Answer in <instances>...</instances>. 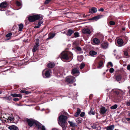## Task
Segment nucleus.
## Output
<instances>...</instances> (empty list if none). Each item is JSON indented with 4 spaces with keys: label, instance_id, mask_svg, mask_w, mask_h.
Instances as JSON below:
<instances>
[{
    "label": "nucleus",
    "instance_id": "f257e3e1",
    "mask_svg": "<svg viewBox=\"0 0 130 130\" xmlns=\"http://www.w3.org/2000/svg\"><path fill=\"white\" fill-rule=\"evenodd\" d=\"M122 92L120 90H115L112 92L111 97L113 101L115 103L119 102L121 101Z\"/></svg>",
    "mask_w": 130,
    "mask_h": 130
},
{
    "label": "nucleus",
    "instance_id": "f03ea898",
    "mask_svg": "<svg viewBox=\"0 0 130 130\" xmlns=\"http://www.w3.org/2000/svg\"><path fill=\"white\" fill-rule=\"evenodd\" d=\"M62 60L63 61L65 60H71L72 59L73 54L71 52H63L60 55Z\"/></svg>",
    "mask_w": 130,
    "mask_h": 130
},
{
    "label": "nucleus",
    "instance_id": "7ed1b4c3",
    "mask_svg": "<svg viewBox=\"0 0 130 130\" xmlns=\"http://www.w3.org/2000/svg\"><path fill=\"white\" fill-rule=\"evenodd\" d=\"M58 118L60 122V123L58 120L59 124L62 127L63 130L66 129L67 127L66 120L68 118L67 117L62 115L59 116Z\"/></svg>",
    "mask_w": 130,
    "mask_h": 130
},
{
    "label": "nucleus",
    "instance_id": "20e7f679",
    "mask_svg": "<svg viewBox=\"0 0 130 130\" xmlns=\"http://www.w3.org/2000/svg\"><path fill=\"white\" fill-rule=\"evenodd\" d=\"M42 73L43 77L45 78H49L51 76L52 72L51 70L46 69L43 71Z\"/></svg>",
    "mask_w": 130,
    "mask_h": 130
},
{
    "label": "nucleus",
    "instance_id": "39448f33",
    "mask_svg": "<svg viewBox=\"0 0 130 130\" xmlns=\"http://www.w3.org/2000/svg\"><path fill=\"white\" fill-rule=\"evenodd\" d=\"M26 121L27 122L28 125L30 127H31L33 125H35L36 121L31 119H26Z\"/></svg>",
    "mask_w": 130,
    "mask_h": 130
},
{
    "label": "nucleus",
    "instance_id": "423d86ee",
    "mask_svg": "<svg viewBox=\"0 0 130 130\" xmlns=\"http://www.w3.org/2000/svg\"><path fill=\"white\" fill-rule=\"evenodd\" d=\"M79 71L76 67L72 68V69L71 73L74 76H78L79 75Z\"/></svg>",
    "mask_w": 130,
    "mask_h": 130
},
{
    "label": "nucleus",
    "instance_id": "0eeeda50",
    "mask_svg": "<svg viewBox=\"0 0 130 130\" xmlns=\"http://www.w3.org/2000/svg\"><path fill=\"white\" fill-rule=\"evenodd\" d=\"M75 81V78L73 76L69 77L67 78L66 80V81L70 84L72 83Z\"/></svg>",
    "mask_w": 130,
    "mask_h": 130
},
{
    "label": "nucleus",
    "instance_id": "6e6552de",
    "mask_svg": "<svg viewBox=\"0 0 130 130\" xmlns=\"http://www.w3.org/2000/svg\"><path fill=\"white\" fill-rule=\"evenodd\" d=\"M82 33L84 34L90 35L91 33L90 29L88 28H84L82 30Z\"/></svg>",
    "mask_w": 130,
    "mask_h": 130
},
{
    "label": "nucleus",
    "instance_id": "1a4fd4ad",
    "mask_svg": "<svg viewBox=\"0 0 130 130\" xmlns=\"http://www.w3.org/2000/svg\"><path fill=\"white\" fill-rule=\"evenodd\" d=\"M35 21L37 20H42L43 18L42 15L39 14L34 15Z\"/></svg>",
    "mask_w": 130,
    "mask_h": 130
},
{
    "label": "nucleus",
    "instance_id": "9d476101",
    "mask_svg": "<svg viewBox=\"0 0 130 130\" xmlns=\"http://www.w3.org/2000/svg\"><path fill=\"white\" fill-rule=\"evenodd\" d=\"M123 43L124 42L122 39L120 38L117 40V44L116 45L119 46H123Z\"/></svg>",
    "mask_w": 130,
    "mask_h": 130
},
{
    "label": "nucleus",
    "instance_id": "9b49d317",
    "mask_svg": "<svg viewBox=\"0 0 130 130\" xmlns=\"http://www.w3.org/2000/svg\"><path fill=\"white\" fill-rule=\"evenodd\" d=\"M6 120H4L5 121L6 123H10L11 122H13L14 121V119L13 117H9L8 118H6Z\"/></svg>",
    "mask_w": 130,
    "mask_h": 130
},
{
    "label": "nucleus",
    "instance_id": "f8f14e48",
    "mask_svg": "<svg viewBox=\"0 0 130 130\" xmlns=\"http://www.w3.org/2000/svg\"><path fill=\"white\" fill-rule=\"evenodd\" d=\"M108 43L106 42H103L101 44V47L104 49L107 48L108 46Z\"/></svg>",
    "mask_w": 130,
    "mask_h": 130
},
{
    "label": "nucleus",
    "instance_id": "ddd939ff",
    "mask_svg": "<svg viewBox=\"0 0 130 130\" xmlns=\"http://www.w3.org/2000/svg\"><path fill=\"white\" fill-rule=\"evenodd\" d=\"M97 11V9L94 7H92L89 9V12L91 13H95Z\"/></svg>",
    "mask_w": 130,
    "mask_h": 130
},
{
    "label": "nucleus",
    "instance_id": "4468645a",
    "mask_svg": "<svg viewBox=\"0 0 130 130\" xmlns=\"http://www.w3.org/2000/svg\"><path fill=\"white\" fill-rule=\"evenodd\" d=\"M7 6V2L6 1L3 2L0 4V7L1 8H6Z\"/></svg>",
    "mask_w": 130,
    "mask_h": 130
},
{
    "label": "nucleus",
    "instance_id": "2eb2a0df",
    "mask_svg": "<svg viewBox=\"0 0 130 130\" xmlns=\"http://www.w3.org/2000/svg\"><path fill=\"white\" fill-rule=\"evenodd\" d=\"M103 16V15H99L97 16H95L94 17L90 19V20H95L96 21L98 20L99 19H100Z\"/></svg>",
    "mask_w": 130,
    "mask_h": 130
},
{
    "label": "nucleus",
    "instance_id": "dca6fc26",
    "mask_svg": "<svg viewBox=\"0 0 130 130\" xmlns=\"http://www.w3.org/2000/svg\"><path fill=\"white\" fill-rule=\"evenodd\" d=\"M28 20L30 22H34L35 21L34 15H30L28 18Z\"/></svg>",
    "mask_w": 130,
    "mask_h": 130
},
{
    "label": "nucleus",
    "instance_id": "f3484780",
    "mask_svg": "<svg viewBox=\"0 0 130 130\" xmlns=\"http://www.w3.org/2000/svg\"><path fill=\"white\" fill-rule=\"evenodd\" d=\"M100 113L101 115H104L106 113L107 110L104 107H102L100 109Z\"/></svg>",
    "mask_w": 130,
    "mask_h": 130
},
{
    "label": "nucleus",
    "instance_id": "a211bd4d",
    "mask_svg": "<svg viewBox=\"0 0 130 130\" xmlns=\"http://www.w3.org/2000/svg\"><path fill=\"white\" fill-rule=\"evenodd\" d=\"M8 128L10 130H19L18 127L14 125L9 126Z\"/></svg>",
    "mask_w": 130,
    "mask_h": 130
},
{
    "label": "nucleus",
    "instance_id": "6ab92c4d",
    "mask_svg": "<svg viewBox=\"0 0 130 130\" xmlns=\"http://www.w3.org/2000/svg\"><path fill=\"white\" fill-rule=\"evenodd\" d=\"M55 66L54 63L52 62L48 63L47 65V66L48 68H53Z\"/></svg>",
    "mask_w": 130,
    "mask_h": 130
},
{
    "label": "nucleus",
    "instance_id": "aec40b11",
    "mask_svg": "<svg viewBox=\"0 0 130 130\" xmlns=\"http://www.w3.org/2000/svg\"><path fill=\"white\" fill-rule=\"evenodd\" d=\"M74 30H72L71 29H69L68 30L67 33L66 34V35L67 36H70L72 34L74 33Z\"/></svg>",
    "mask_w": 130,
    "mask_h": 130
},
{
    "label": "nucleus",
    "instance_id": "412c9836",
    "mask_svg": "<svg viewBox=\"0 0 130 130\" xmlns=\"http://www.w3.org/2000/svg\"><path fill=\"white\" fill-rule=\"evenodd\" d=\"M115 127L114 125H111L105 127V128L107 130H113Z\"/></svg>",
    "mask_w": 130,
    "mask_h": 130
},
{
    "label": "nucleus",
    "instance_id": "4be33fe9",
    "mask_svg": "<svg viewBox=\"0 0 130 130\" xmlns=\"http://www.w3.org/2000/svg\"><path fill=\"white\" fill-rule=\"evenodd\" d=\"M122 78L121 74H119L115 76L116 79L117 81L120 80Z\"/></svg>",
    "mask_w": 130,
    "mask_h": 130
},
{
    "label": "nucleus",
    "instance_id": "5701e85b",
    "mask_svg": "<svg viewBox=\"0 0 130 130\" xmlns=\"http://www.w3.org/2000/svg\"><path fill=\"white\" fill-rule=\"evenodd\" d=\"M100 42L99 40L96 38H94L93 40V42L96 44H99L100 43Z\"/></svg>",
    "mask_w": 130,
    "mask_h": 130
},
{
    "label": "nucleus",
    "instance_id": "b1692460",
    "mask_svg": "<svg viewBox=\"0 0 130 130\" xmlns=\"http://www.w3.org/2000/svg\"><path fill=\"white\" fill-rule=\"evenodd\" d=\"M94 108L91 107L90 110L88 112V114L90 115H94L95 113V112L94 110Z\"/></svg>",
    "mask_w": 130,
    "mask_h": 130
},
{
    "label": "nucleus",
    "instance_id": "393cba45",
    "mask_svg": "<svg viewBox=\"0 0 130 130\" xmlns=\"http://www.w3.org/2000/svg\"><path fill=\"white\" fill-rule=\"evenodd\" d=\"M83 121L82 119L80 117L77 118L76 119V122L77 124L78 125V124L81 123Z\"/></svg>",
    "mask_w": 130,
    "mask_h": 130
},
{
    "label": "nucleus",
    "instance_id": "a878e982",
    "mask_svg": "<svg viewBox=\"0 0 130 130\" xmlns=\"http://www.w3.org/2000/svg\"><path fill=\"white\" fill-rule=\"evenodd\" d=\"M11 95L13 97H21L22 95L20 94H18L17 93H11Z\"/></svg>",
    "mask_w": 130,
    "mask_h": 130
},
{
    "label": "nucleus",
    "instance_id": "bb28decb",
    "mask_svg": "<svg viewBox=\"0 0 130 130\" xmlns=\"http://www.w3.org/2000/svg\"><path fill=\"white\" fill-rule=\"evenodd\" d=\"M35 125H36V127L38 129H41V126H42V124L36 122Z\"/></svg>",
    "mask_w": 130,
    "mask_h": 130
},
{
    "label": "nucleus",
    "instance_id": "cd10ccee",
    "mask_svg": "<svg viewBox=\"0 0 130 130\" xmlns=\"http://www.w3.org/2000/svg\"><path fill=\"white\" fill-rule=\"evenodd\" d=\"M68 123L72 127H77V125H76V123H74L72 121H69Z\"/></svg>",
    "mask_w": 130,
    "mask_h": 130
},
{
    "label": "nucleus",
    "instance_id": "c85d7f7f",
    "mask_svg": "<svg viewBox=\"0 0 130 130\" xmlns=\"http://www.w3.org/2000/svg\"><path fill=\"white\" fill-rule=\"evenodd\" d=\"M55 35L56 34L55 33H52L51 34V35L48 37L46 39V40L47 41L49 39H52L55 36Z\"/></svg>",
    "mask_w": 130,
    "mask_h": 130
},
{
    "label": "nucleus",
    "instance_id": "c756f323",
    "mask_svg": "<svg viewBox=\"0 0 130 130\" xmlns=\"http://www.w3.org/2000/svg\"><path fill=\"white\" fill-rule=\"evenodd\" d=\"M97 54V52L94 51H91L89 52L90 54L92 56H94Z\"/></svg>",
    "mask_w": 130,
    "mask_h": 130
},
{
    "label": "nucleus",
    "instance_id": "7c9ffc66",
    "mask_svg": "<svg viewBox=\"0 0 130 130\" xmlns=\"http://www.w3.org/2000/svg\"><path fill=\"white\" fill-rule=\"evenodd\" d=\"M12 35V33L10 32L7 34L6 35L5 37L7 38V40H9L11 38L10 37Z\"/></svg>",
    "mask_w": 130,
    "mask_h": 130
},
{
    "label": "nucleus",
    "instance_id": "2f4dec72",
    "mask_svg": "<svg viewBox=\"0 0 130 130\" xmlns=\"http://www.w3.org/2000/svg\"><path fill=\"white\" fill-rule=\"evenodd\" d=\"M103 64V61L102 60H100L98 63V65L97 66L98 68H100L101 67H102Z\"/></svg>",
    "mask_w": 130,
    "mask_h": 130
},
{
    "label": "nucleus",
    "instance_id": "473e14b6",
    "mask_svg": "<svg viewBox=\"0 0 130 130\" xmlns=\"http://www.w3.org/2000/svg\"><path fill=\"white\" fill-rule=\"evenodd\" d=\"M91 127L93 129H96V130L98 129L97 125L94 123L91 125Z\"/></svg>",
    "mask_w": 130,
    "mask_h": 130
},
{
    "label": "nucleus",
    "instance_id": "72a5a7b5",
    "mask_svg": "<svg viewBox=\"0 0 130 130\" xmlns=\"http://www.w3.org/2000/svg\"><path fill=\"white\" fill-rule=\"evenodd\" d=\"M23 27V25L22 24H21L19 25V30L21 31L22 30Z\"/></svg>",
    "mask_w": 130,
    "mask_h": 130
},
{
    "label": "nucleus",
    "instance_id": "f704fd0d",
    "mask_svg": "<svg viewBox=\"0 0 130 130\" xmlns=\"http://www.w3.org/2000/svg\"><path fill=\"white\" fill-rule=\"evenodd\" d=\"M12 98V97L10 96H7L4 97V98L5 99L9 101H10L11 100Z\"/></svg>",
    "mask_w": 130,
    "mask_h": 130
},
{
    "label": "nucleus",
    "instance_id": "c9c22d12",
    "mask_svg": "<svg viewBox=\"0 0 130 130\" xmlns=\"http://www.w3.org/2000/svg\"><path fill=\"white\" fill-rule=\"evenodd\" d=\"M85 66V64L84 63H82L79 66V68L80 69H82L84 68Z\"/></svg>",
    "mask_w": 130,
    "mask_h": 130
},
{
    "label": "nucleus",
    "instance_id": "e433bc0d",
    "mask_svg": "<svg viewBox=\"0 0 130 130\" xmlns=\"http://www.w3.org/2000/svg\"><path fill=\"white\" fill-rule=\"evenodd\" d=\"M118 106L117 104H115L112 106L110 107V108L111 109H116L117 107Z\"/></svg>",
    "mask_w": 130,
    "mask_h": 130
},
{
    "label": "nucleus",
    "instance_id": "4c0bfd02",
    "mask_svg": "<svg viewBox=\"0 0 130 130\" xmlns=\"http://www.w3.org/2000/svg\"><path fill=\"white\" fill-rule=\"evenodd\" d=\"M74 37L75 38L78 37L79 36V33L78 32H75L74 33Z\"/></svg>",
    "mask_w": 130,
    "mask_h": 130
},
{
    "label": "nucleus",
    "instance_id": "58836bf2",
    "mask_svg": "<svg viewBox=\"0 0 130 130\" xmlns=\"http://www.w3.org/2000/svg\"><path fill=\"white\" fill-rule=\"evenodd\" d=\"M109 24L110 25H115V23L113 21H110L109 22Z\"/></svg>",
    "mask_w": 130,
    "mask_h": 130
},
{
    "label": "nucleus",
    "instance_id": "ea45409f",
    "mask_svg": "<svg viewBox=\"0 0 130 130\" xmlns=\"http://www.w3.org/2000/svg\"><path fill=\"white\" fill-rule=\"evenodd\" d=\"M43 22L42 21V20H39L38 21V26H39L40 27L42 23Z\"/></svg>",
    "mask_w": 130,
    "mask_h": 130
},
{
    "label": "nucleus",
    "instance_id": "a19ab883",
    "mask_svg": "<svg viewBox=\"0 0 130 130\" xmlns=\"http://www.w3.org/2000/svg\"><path fill=\"white\" fill-rule=\"evenodd\" d=\"M16 4L17 6H20L21 5V3L18 1H17Z\"/></svg>",
    "mask_w": 130,
    "mask_h": 130
},
{
    "label": "nucleus",
    "instance_id": "79ce46f5",
    "mask_svg": "<svg viewBox=\"0 0 130 130\" xmlns=\"http://www.w3.org/2000/svg\"><path fill=\"white\" fill-rule=\"evenodd\" d=\"M76 49L78 51L80 52L81 51L82 49L79 46H77L76 47Z\"/></svg>",
    "mask_w": 130,
    "mask_h": 130
},
{
    "label": "nucleus",
    "instance_id": "37998d69",
    "mask_svg": "<svg viewBox=\"0 0 130 130\" xmlns=\"http://www.w3.org/2000/svg\"><path fill=\"white\" fill-rule=\"evenodd\" d=\"M114 71V70L113 68H111L109 69V72L110 73H113Z\"/></svg>",
    "mask_w": 130,
    "mask_h": 130
},
{
    "label": "nucleus",
    "instance_id": "c03bdc74",
    "mask_svg": "<svg viewBox=\"0 0 130 130\" xmlns=\"http://www.w3.org/2000/svg\"><path fill=\"white\" fill-rule=\"evenodd\" d=\"M39 39H36V42L35 43V45H38L39 46Z\"/></svg>",
    "mask_w": 130,
    "mask_h": 130
},
{
    "label": "nucleus",
    "instance_id": "a18cd8bd",
    "mask_svg": "<svg viewBox=\"0 0 130 130\" xmlns=\"http://www.w3.org/2000/svg\"><path fill=\"white\" fill-rule=\"evenodd\" d=\"M126 105L130 107V100L127 101L126 103Z\"/></svg>",
    "mask_w": 130,
    "mask_h": 130
},
{
    "label": "nucleus",
    "instance_id": "49530a36",
    "mask_svg": "<svg viewBox=\"0 0 130 130\" xmlns=\"http://www.w3.org/2000/svg\"><path fill=\"white\" fill-rule=\"evenodd\" d=\"M85 115V113L84 112H82L81 113L80 115V116L81 117H83Z\"/></svg>",
    "mask_w": 130,
    "mask_h": 130
},
{
    "label": "nucleus",
    "instance_id": "de8ad7c7",
    "mask_svg": "<svg viewBox=\"0 0 130 130\" xmlns=\"http://www.w3.org/2000/svg\"><path fill=\"white\" fill-rule=\"evenodd\" d=\"M51 1L50 0H46L44 4H48Z\"/></svg>",
    "mask_w": 130,
    "mask_h": 130
},
{
    "label": "nucleus",
    "instance_id": "09e8293b",
    "mask_svg": "<svg viewBox=\"0 0 130 130\" xmlns=\"http://www.w3.org/2000/svg\"><path fill=\"white\" fill-rule=\"evenodd\" d=\"M13 100L14 101H18L19 100V99L18 98H13Z\"/></svg>",
    "mask_w": 130,
    "mask_h": 130
},
{
    "label": "nucleus",
    "instance_id": "8fccbe9b",
    "mask_svg": "<svg viewBox=\"0 0 130 130\" xmlns=\"http://www.w3.org/2000/svg\"><path fill=\"white\" fill-rule=\"evenodd\" d=\"M80 112L81 111L79 108H77L76 112L80 114Z\"/></svg>",
    "mask_w": 130,
    "mask_h": 130
},
{
    "label": "nucleus",
    "instance_id": "3c124183",
    "mask_svg": "<svg viewBox=\"0 0 130 130\" xmlns=\"http://www.w3.org/2000/svg\"><path fill=\"white\" fill-rule=\"evenodd\" d=\"M108 64L110 65L111 67H112L113 66L112 63L111 62H109L108 63Z\"/></svg>",
    "mask_w": 130,
    "mask_h": 130
},
{
    "label": "nucleus",
    "instance_id": "603ef678",
    "mask_svg": "<svg viewBox=\"0 0 130 130\" xmlns=\"http://www.w3.org/2000/svg\"><path fill=\"white\" fill-rule=\"evenodd\" d=\"M41 129L42 130H45L46 129L45 127L43 125L41 126Z\"/></svg>",
    "mask_w": 130,
    "mask_h": 130
},
{
    "label": "nucleus",
    "instance_id": "864d4df0",
    "mask_svg": "<svg viewBox=\"0 0 130 130\" xmlns=\"http://www.w3.org/2000/svg\"><path fill=\"white\" fill-rule=\"evenodd\" d=\"M124 55L126 56H128V52L126 51H125L124 52Z\"/></svg>",
    "mask_w": 130,
    "mask_h": 130
},
{
    "label": "nucleus",
    "instance_id": "5fc2aeb1",
    "mask_svg": "<svg viewBox=\"0 0 130 130\" xmlns=\"http://www.w3.org/2000/svg\"><path fill=\"white\" fill-rule=\"evenodd\" d=\"M79 114L78 113H77L76 112L74 116L75 117H77L78 116Z\"/></svg>",
    "mask_w": 130,
    "mask_h": 130
},
{
    "label": "nucleus",
    "instance_id": "6e6d98bb",
    "mask_svg": "<svg viewBox=\"0 0 130 130\" xmlns=\"http://www.w3.org/2000/svg\"><path fill=\"white\" fill-rule=\"evenodd\" d=\"M37 49L35 48H33V49H32V52L33 53L35 52L36 51Z\"/></svg>",
    "mask_w": 130,
    "mask_h": 130
},
{
    "label": "nucleus",
    "instance_id": "4d7b16f0",
    "mask_svg": "<svg viewBox=\"0 0 130 130\" xmlns=\"http://www.w3.org/2000/svg\"><path fill=\"white\" fill-rule=\"evenodd\" d=\"M98 11H101L102 12H103L104 11V9L103 8H101L100 9H99Z\"/></svg>",
    "mask_w": 130,
    "mask_h": 130
},
{
    "label": "nucleus",
    "instance_id": "13d9d810",
    "mask_svg": "<svg viewBox=\"0 0 130 130\" xmlns=\"http://www.w3.org/2000/svg\"><path fill=\"white\" fill-rule=\"evenodd\" d=\"M127 69L128 70H130V64H128L127 66Z\"/></svg>",
    "mask_w": 130,
    "mask_h": 130
},
{
    "label": "nucleus",
    "instance_id": "bf43d9fd",
    "mask_svg": "<svg viewBox=\"0 0 130 130\" xmlns=\"http://www.w3.org/2000/svg\"><path fill=\"white\" fill-rule=\"evenodd\" d=\"M38 46H38V45H34V46L33 47V48L37 49L38 47Z\"/></svg>",
    "mask_w": 130,
    "mask_h": 130
},
{
    "label": "nucleus",
    "instance_id": "052dcab7",
    "mask_svg": "<svg viewBox=\"0 0 130 130\" xmlns=\"http://www.w3.org/2000/svg\"><path fill=\"white\" fill-rule=\"evenodd\" d=\"M40 27H39V26H38V25L35 26L34 27V28H39Z\"/></svg>",
    "mask_w": 130,
    "mask_h": 130
},
{
    "label": "nucleus",
    "instance_id": "680f3d73",
    "mask_svg": "<svg viewBox=\"0 0 130 130\" xmlns=\"http://www.w3.org/2000/svg\"><path fill=\"white\" fill-rule=\"evenodd\" d=\"M25 90H21V91H20V92L21 93H25Z\"/></svg>",
    "mask_w": 130,
    "mask_h": 130
},
{
    "label": "nucleus",
    "instance_id": "e2e57ef3",
    "mask_svg": "<svg viewBox=\"0 0 130 130\" xmlns=\"http://www.w3.org/2000/svg\"><path fill=\"white\" fill-rule=\"evenodd\" d=\"M92 94L90 95L89 96V98L90 99H91L92 98Z\"/></svg>",
    "mask_w": 130,
    "mask_h": 130
},
{
    "label": "nucleus",
    "instance_id": "0e129e2a",
    "mask_svg": "<svg viewBox=\"0 0 130 130\" xmlns=\"http://www.w3.org/2000/svg\"><path fill=\"white\" fill-rule=\"evenodd\" d=\"M126 119L127 121H130V118H126Z\"/></svg>",
    "mask_w": 130,
    "mask_h": 130
},
{
    "label": "nucleus",
    "instance_id": "69168bd1",
    "mask_svg": "<svg viewBox=\"0 0 130 130\" xmlns=\"http://www.w3.org/2000/svg\"><path fill=\"white\" fill-rule=\"evenodd\" d=\"M29 92L28 91H25V93L26 94H29Z\"/></svg>",
    "mask_w": 130,
    "mask_h": 130
},
{
    "label": "nucleus",
    "instance_id": "338daca9",
    "mask_svg": "<svg viewBox=\"0 0 130 130\" xmlns=\"http://www.w3.org/2000/svg\"><path fill=\"white\" fill-rule=\"evenodd\" d=\"M122 29L124 31L125 30V28L124 27H122Z\"/></svg>",
    "mask_w": 130,
    "mask_h": 130
},
{
    "label": "nucleus",
    "instance_id": "774afa93",
    "mask_svg": "<svg viewBox=\"0 0 130 130\" xmlns=\"http://www.w3.org/2000/svg\"><path fill=\"white\" fill-rule=\"evenodd\" d=\"M128 115L130 117V111H128Z\"/></svg>",
    "mask_w": 130,
    "mask_h": 130
}]
</instances>
